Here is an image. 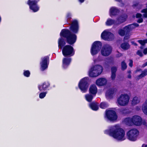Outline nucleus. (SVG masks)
<instances>
[{
	"mask_svg": "<svg viewBox=\"0 0 147 147\" xmlns=\"http://www.w3.org/2000/svg\"><path fill=\"white\" fill-rule=\"evenodd\" d=\"M104 133L118 141H123L126 139L125 131L119 125L111 126L109 129L104 131Z\"/></svg>",
	"mask_w": 147,
	"mask_h": 147,
	"instance_id": "obj_1",
	"label": "nucleus"
},
{
	"mask_svg": "<svg viewBox=\"0 0 147 147\" xmlns=\"http://www.w3.org/2000/svg\"><path fill=\"white\" fill-rule=\"evenodd\" d=\"M61 38H59L58 41V46L61 48L64 45H65L64 39L62 36L66 37L67 42L70 45L74 43L76 40V36L75 34H71L70 31L67 29L62 30L60 34Z\"/></svg>",
	"mask_w": 147,
	"mask_h": 147,
	"instance_id": "obj_2",
	"label": "nucleus"
},
{
	"mask_svg": "<svg viewBox=\"0 0 147 147\" xmlns=\"http://www.w3.org/2000/svg\"><path fill=\"white\" fill-rule=\"evenodd\" d=\"M102 71V67L100 65H96L90 68L88 71V75L91 77H96L100 74Z\"/></svg>",
	"mask_w": 147,
	"mask_h": 147,
	"instance_id": "obj_3",
	"label": "nucleus"
},
{
	"mask_svg": "<svg viewBox=\"0 0 147 147\" xmlns=\"http://www.w3.org/2000/svg\"><path fill=\"white\" fill-rule=\"evenodd\" d=\"M123 122L128 125H131L133 124L136 125H140L142 124V119L139 116H134L132 118H125Z\"/></svg>",
	"mask_w": 147,
	"mask_h": 147,
	"instance_id": "obj_4",
	"label": "nucleus"
},
{
	"mask_svg": "<svg viewBox=\"0 0 147 147\" xmlns=\"http://www.w3.org/2000/svg\"><path fill=\"white\" fill-rule=\"evenodd\" d=\"M139 134V131L136 129H131L127 132V138L131 141H135L138 138Z\"/></svg>",
	"mask_w": 147,
	"mask_h": 147,
	"instance_id": "obj_5",
	"label": "nucleus"
},
{
	"mask_svg": "<svg viewBox=\"0 0 147 147\" xmlns=\"http://www.w3.org/2000/svg\"><path fill=\"white\" fill-rule=\"evenodd\" d=\"M88 77H84L81 79L78 84V87L81 91H86L87 90L88 86Z\"/></svg>",
	"mask_w": 147,
	"mask_h": 147,
	"instance_id": "obj_6",
	"label": "nucleus"
},
{
	"mask_svg": "<svg viewBox=\"0 0 147 147\" xmlns=\"http://www.w3.org/2000/svg\"><path fill=\"white\" fill-rule=\"evenodd\" d=\"M129 96L127 94H121L117 99L118 105L121 106L127 105L129 103Z\"/></svg>",
	"mask_w": 147,
	"mask_h": 147,
	"instance_id": "obj_7",
	"label": "nucleus"
},
{
	"mask_svg": "<svg viewBox=\"0 0 147 147\" xmlns=\"http://www.w3.org/2000/svg\"><path fill=\"white\" fill-rule=\"evenodd\" d=\"M62 53L65 56H71L75 53L73 47L71 45H67L64 46L62 50Z\"/></svg>",
	"mask_w": 147,
	"mask_h": 147,
	"instance_id": "obj_8",
	"label": "nucleus"
},
{
	"mask_svg": "<svg viewBox=\"0 0 147 147\" xmlns=\"http://www.w3.org/2000/svg\"><path fill=\"white\" fill-rule=\"evenodd\" d=\"M105 117L111 121H114L117 120V117L115 111L109 109L106 111Z\"/></svg>",
	"mask_w": 147,
	"mask_h": 147,
	"instance_id": "obj_9",
	"label": "nucleus"
},
{
	"mask_svg": "<svg viewBox=\"0 0 147 147\" xmlns=\"http://www.w3.org/2000/svg\"><path fill=\"white\" fill-rule=\"evenodd\" d=\"M101 46L102 44L100 42H95L92 44L91 49V54L92 55L97 54L100 51Z\"/></svg>",
	"mask_w": 147,
	"mask_h": 147,
	"instance_id": "obj_10",
	"label": "nucleus"
},
{
	"mask_svg": "<svg viewBox=\"0 0 147 147\" xmlns=\"http://www.w3.org/2000/svg\"><path fill=\"white\" fill-rule=\"evenodd\" d=\"M101 37L105 40L110 41L114 38L113 34L106 30H105L101 34Z\"/></svg>",
	"mask_w": 147,
	"mask_h": 147,
	"instance_id": "obj_11",
	"label": "nucleus"
},
{
	"mask_svg": "<svg viewBox=\"0 0 147 147\" xmlns=\"http://www.w3.org/2000/svg\"><path fill=\"white\" fill-rule=\"evenodd\" d=\"M111 47L109 45H106L103 47L101 49V53L103 56H107L111 54Z\"/></svg>",
	"mask_w": 147,
	"mask_h": 147,
	"instance_id": "obj_12",
	"label": "nucleus"
},
{
	"mask_svg": "<svg viewBox=\"0 0 147 147\" xmlns=\"http://www.w3.org/2000/svg\"><path fill=\"white\" fill-rule=\"evenodd\" d=\"M37 2L35 0H29L27 2V4L29 5L30 8L34 12L38 11L39 7L37 5Z\"/></svg>",
	"mask_w": 147,
	"mask_h": 147,
	"instance_id": "obj_13",
	"label": "nucleus"
},
{
	"mask_svg": "<svg viewBox=\"0 0 147 147\" xmlns=\"http://www.w3.org/2000/svg\"><path fill=\"white\" fill-rule=\"evenodd\" d=\"M47 57H45L41 59V61L40 63V69L42 71H44L48 67V60Z\"/></svg>",
	"mask_w": 147,
	"mask_h": 147,
	"instance_id": "obj_14",
	"label": "nucleus"
},
{
	"mask_svg": "<svg viewBox=\"0 0 147 147\" xmlns=\"http://www.w3.org/2000/svg\"><path fill=\"white\" fill-rule=\"evenodd\" d=\"M70 29L71 31L74 33L77 32L78 29V23L77 20H74L72 22Z\"/></svg>",
	"mask_w": 147,
	"mask_h": 147,
	"instance_id": "obj_15",
	"label": "nucleus"
},
{
	"mask_svg": "<svg viewBox=\"0 0 147 147\" xmlns=\"http://www.w3.org/2000/svg\"><path fill=\"white\" fill-rule=\"evenodd\" d=\"M107 82V79L104 78H100L96 81V84L100 86H102L106 85Z\"/></svg>",
	"mask_w": 147,
	"mask_h": 147,
	"instance_id": "obj_16",
	"label": "nucleus"
},
{
	"mask_svg": "<svg viewBox=\"0 0 147 147\" xmlns=\"http://www.w3.org/2000/svg\"><path fill=\"white\" fill-rule=\"evenodd\" d=\"M138 26L139 25L138 24L136 23L134 24L125 27L123 29L125 32H127Z\"/></svg>",
	"mask_w": 147,
	"mask_h": 147,
	"instance_id": "obj_17",
	"label": "nucleus"
},
{
	"mask_svg": "<svg viewBox=\"0 0 147 147\" xmlns=\"http://www.w3.org/2000/svg\"><path fill=\"white\" fill-rule=\"evenodd\" d=\"M71 61L69 58H64L63 60V67L64 68H66L69 65Z\"/></svg>",
	"mask_w": 147,
	"mask_h": 147,
	"instance_id": "obj_18",
	"label": "nucleus"
},
{
	"mask_svg": "<svg viewBox=\"0 0 147 147\" xmlns=\"http://www.w3.org/2000/svg\"><path fill=\"white\" fill-rule=\"evenodd\" d=\"M50 85V83L48 81L44 82L41 85L39 86L38 88L40 91H43L46 89Z\"/></svg>",
	"mask_w": 147,
	"mask_h": 147,
	"instance_id": "obj_19",
	"label": "nucleus"
},
{
	"mask_svg": "<svg viewBox=\"0 0 147 147\" xmlns=\"http://www.w3.org/2000/svg\"><path fill=\"white\" fill-rule=\"evenodd\" d=\"M119 12V10L116 8L114 7H111L109 10L110 15L111 16L117 14Z\"/></svg>",
	"mask_w": 147,
	"mask_h": 147,
	"instance_id": "obj_20",
	"label": "nucleus"
},
{
	"mask_svg": "<svg viewBox=\"0 0 147 147\" xmlns=\"http://www.w3.org/2000/svg\"><path fill=\"white\" fill-rule=\"evenodd\" d=\"M96 92H90L88 94L85 96L86 99L88 102H90L92 101L93 97L95 96Z\"/></svg>",
	"mask_w": 147,
	"mask_h": 147,
	"instance_id": "obj_21",
	"label": "nucleus"
},
{
	"mask_svg": "<svg viewBox=\"0 0 147 147\" xmlns=\"http://www.w3.org/2000/svg\"><path fill=\"white\" fill-rule=\"evenodd\" d=\"M98 105L97 103L92 102L89 104V106L92 110L96 111L98 109Z\"/></svg>",
	"mask_w": 147,
	"mask_h": 147,
	"instance_id": "obj_22",
	"label": "nucleus"
},
{
	"mask_svg": "<svg viewBox=\"0 0 147 147\" xmlns=\"http://www.w3.org/2000/svg\"><path fill=\"white\" fill-rule=\"evenodd\" d=\"M127 18V16L126 15L120 17L117 21V22H118V23H117V24L121 23L124 22L125 21Z\"/></svg>",
	"mask_w": 147,
	"mask_h": 147,
	"instance_id": "obj_23",
	"label": "nucleus"
},
{
	"mask_svg": "<svg viewBox=\"0 0 147 147\" xmlns=\"http://www.w3.org/2000/svg\"><path fill=\"white\" fill-rule=\"evenodd\" d=\"M147 75V69H145L142 71L141 74L137 77V79L139 80L145 76Z\"/></svg>",
	"mask_w": 147,
	"mask_h": 147,
	"instance_id": "obj_24",
	"label": "nucleus"
},
{
	"mask_svg": "<svg viewBox=\"0 0 147 147\" xmlns=\"http://www.w3.org/2000/svg\"><path fill=\"white\" fill-rule=\"evenodd\" d=\"M98 90L97 87L95 84L91 85L89 88L90 92H97Z\"/></svg>",
	"mask_w": 147,
	"mask_h": 147,
	"instance_id": "obj_25",
	"label": "nucleus"
},
{
	"mask_svg": "<svg viewBox=\"0 0 147 147\" xmlns=\"http://www.w3.org/2000/svg\"><path fill=\"white\" fill-rule=\"evenodd\" d=\"M117 22H115V21L111 19H108L107 21L106 22V25L107 26H110L113 24H117Z\"/></svg>",
	"mask_w": 147,
	"mask_h": 147,
	"instance_id": "obj_26",
	"label": "nucleus"
},
{
	"mask_svg": "<svg viewBox=\"0 0 147 147\" xmlns=\"http://www.w3.org/2000/svg\"><path fill=\"white\" fill-rule=\"evenodd\" d=\"M139 102V99L137 97H135L133 98L132 100L131 103L133 105H134L138 103Z\"/></svg>",
	"mask_w": 147,
	"mask_h": 147,
	"instance_id": "obj_27",
	"label": "nucleus"
},
{
	"mask_svg": "<svg viewBox=\"0 0 147 147\" xmlns=\"http://www.w3.org/2000/svg\"><path fill=\"white\" fill-rule=\"evenodd\" d=\"M142 110L143 112L146 114L147 115V100L146 101L145 103L143 104Z\"/></svg>",
	"mask_w": 147,
	"mask_h": 147,
	"instance_id": "obj_28",
	"label": "nucleus"
},
{
	"mask_svg": "<svg viewBox=\"0 0 147 147\" xmlns=\"http://www.w3.org/2000/svg\"><path fill=\"white\" fill-rule=\"evenodd\" d=\"M130 46L127 43H124L121 45V48L124 50H127L129 48Z\"/></svg>",
	"mask_w": 147,
	"mask_h": 147,
	"instance_id": "obj_29",
	"label": "nucleus"
},
{
	"mask_svg": "<svg viewBox=\"0 0 147 147\" xmlns=\"http://www.w3.org/2000/svg\"><path fill=\"white\" fill-rule=\"evenodd\" d=\"M105 96L107 99H111L113 97V92H106Z\"/></svg>",
	"mask_w": 147,
	"mask_h": 147,
	"instance_id": "obj_30",
	"label": "nucleus"
},
{
	"mask_svg": "<svg viewBox=\"0 0 147 147\" xmlns=\"http://www.w3.org/2000/svg\"><path fill=\"white\" fill-rule=\"evenodd\" d=\"M109 105L107 103L105 102H102L100 104V107L102 109H105Z\"/></svg>",
	"mask_w": 147,
	"mask_h": 147,
	"instance_id": "obj_31",
	"label": "nucleus"
},
{
	"mask_svg": "<svg viewBox=\"0 0 147 147\" xmlns=\"http://www.w3.org/2000/svg\"><path fill=\"white\" fill-rule=\"evenodd\" d=\"M141 12L143 13V16L144 17L147 18V9H142Z\"/></svg>",
	"mask_w": 147,
	"mask_h": 147,
	"instance_id": "obj_32",
	"label": "nucleus"
},
{
	"mask_svg": "<svg viewBox=\"0 0 147 147\" xmlns=\"http://www.w3.org/2000/svg\"><path fill=\"white\" fill-rule=\"evenodd\" d=\"M147 39L144 40H139L138 41V42L140 43L141 45H144L146 43H147Z\"/></svg>",
	"mask_w": 147,
	"mask_h": 147,
	"instance_id": "obj_33",
	"label": "nucleus"
},
{
	"mask_svg": "<svg viewBox=\"0 0 147 147\" xmlns=\"http://www.w3.org/2000/svg\"><path fill=\"white\" fill-rule=\"evenodd\" d=\"M121 65L122 70H124L126 69L127 66L126 64L124 61H123L121 62Z\"/></svg>",
	"mask_w": 147,
	"mask_h": 147,
	"instance_id": "obj_34",
	"label": "nucleus"
},
{
	"mask_svg": "<svg viewBox=\"0 0 147 147\" xmlns=\"http://www.w3.org/2000/svg\"><path fill=\"white\" fill-rule=\"evenodd\" d=\"M125 32L123 29H121L118 31L119 34L121 36H123L125 34Z\"/></svg>",
	"mask_w": 147,
	"mask_h": 147,
	"instance_id": "obj_35",
	"label": "nucleus"
},
{
	"mask_svg": "<svg viewBox=\"0 0 147 147\" xmlns=\"http://www.w3.org/2000/svg\"><path fill=\"white\" fill-rule=\"evenodd\" d=\"M24 76L27 77H28L29 76L30 74V73L29 71L28 70L24 71Z\"/></svg>",
	"mask_w": 147,
	"mask_h": 147,
	"instance_id": "obj_36",
	"label": "nucleus"
},
{
	"mask_svg": "<svg viewBox=\"0 0 147 147\" xmlns=\"http://www.w3.org/2000/svg\"><path fill=\"white\" fill-rule=\"evenodd\" d=\"M46 92H41L39 94V97L41 98H44L46 96Z\"/></svg>",
	"mask_w": 147,
	"mask_h": 147,
	"instance_id": "obj_37",
	"label": "nucleus"
},
{
	"mask_svg": "<svg viewBox=\"0 0 147 147\" xmlns=\"http://www.w3.org/2000/svg\"><path fill=\"white\" fill-rule=\"evenodd\" d=\"M117 68L116 67H113L111 68V73H116L117 71Z\"/></svg>",
	"mask_w": 147,
	"mask_h": 147,
	"instance_id": "obj_38",
	"label": "nucleus"
},
{
	"mask_svg": "<svg viewBox=\"0 0 147 147\" xmlns=\"http://www.w3.org/2000/svg\"><path fill=\"white\" fill-rule=\"evenodd\" d=\"M102 60V57L101 56H99L98 57L97 59V60H94V62H100V61Z\"/></svg>",
	"mask_w": 147,
	"mask_h": 147,
	"instance_id": "obj_39",
	"label": "nucleus"
},
{
	"mask_svg": "<svg viewBox=\"0 0 147 147\" xmlns=\"http://www.w3.org/2000/svg\"><path fill=\"white\" fill-rule=\"evenodd\" d=\"M116 77V74L115 73H111V78L112 80H114L115 79Z\"/></svg>",
	"mask_w": 147,
	"mask_h": 147,
	"instance_id": "obj_40",
	"label": "nucleus"
},
{
	"mask_svg": "<svg viewBox=\"0 0 147 147\" xmlns=\"http://www.w3.org/2000/svg\"><path fill=\"white\" fill-rule=\"evenodd\" d=\"M137 54L140 57H142L143 55L142 52L140 51H138L137 52Z\"/></svg>",
	"mask_w": 147,
	"mask_h": 147,
	"instance_id": "obj_41",
	"label": "nucleus"
},
{
	"mask_svg": "<svg viewBox=\"0 0 147 147\" xmlns=\"http://www.w3.org/2000/svg\"><path fill=\"white\" fill-rule=\"evenodd\" d=\"M142 15L140 13H137L136 15V17L137 18H140L141 17Z\"/></svg>",
	"mask_w": 147,
	"mask_h": 147,
	"instance_id": "obj_42",
	"label": "nucleus"
},
{
	"mask_svg": "<svg viewBox=\"0 0 147 147\" xmlns=\"http://www.w3.org/2000/svg\"><path fill=\"white\" fill-rule=\"evenodd\" d=\"M129 65L131 67H132L133 65V61L131 60H129Z\"/></svg>",
	"mask_w": 147,
	"mask_h": 147,
	"instance_id": "obj_43",
	"label": "nucleus"
},
{
	"mask_svg": "<svg viewBox=\"0 0 147 147\" xmlns=\"http://www.w3.org/2000/svg\"><path fill=\"white\" fill-rule=\"evenodd\" d=\"M71 14L70 13H68L67 14V16L68 19H69L71 18Z\"/></svg>",
	"mask_w": 147,
	"mask_h": 147,
	"instance_id": "obj_44",
	"label": "nucleus"
},
{
	"mask_svg": "<svg viewBox=\"0 0 147 147\" xmlns=\"http://www.w3.org/2000/svg\"><path fill=\"white\" fill-rule=\"evenodd\" d=\"M143 21V20L142 18H140L137 21V22L139 23L142 22Z\"/></svg>",
	"mask_w": 147,
	"mask_h": 147,
	"instance_id": "obj_45",
	"label": "nucleus"
},
{
	"mask_svg": "<svg viewBox=\"0 0 147 147\" xmlns=\"http://www.w3.org/2000/svg\"><path fill=\"white\" fill-rule=\"evenodd\" d=\"M143 53L145 55H146L147 53V48L144 50Z\"/></svg>",
	"mask_w": 147,
	"mask_h": 147,
	"instance_id": "obj_46",
	"label": "nucleus"
},
{
	"mask_svg": "<svg viewBox=\"0 0 147 147\" xmlns=\"http://www.w3.org/2000/svg\"><path fill=\"white\" fill-rule=\"evenodd\" d=\"M129 36L126 35L124 38L125 40H127L129 38Z\"/></svg>",
	"mask_w": 147,
	"mask_h": 147,
	"instance_id": "obj_47",
	"label": "nucleus"
},
{
	"mask_svg": "<svg viewBox=\"0 0 147 147\" xmlns=\"http://www.w3.org/2000/svg\"><path fill=\"white\" fill-rule=\"evenodd\" d=\"M131 43L132 45H134L136 46L137 45V44L133 41L131 42Z\"/></svg>",
	"mask_w": 147,
	"mask_h": 147,
	"instance_id": "obj_48",
	"label": "nucleus"
},
{
	"mask_svg": "<svg viewBox=\"0 0 147 147\" xmlns=\"http://www.w3.org/2000/svg\"><path fill=\"white\" fill-rule=\"evenodd\" d=\"M147 65V62L142 65V67H144Z\"/></svg>",
	"mask_w": 147,
	"mask_h": 147,
	"instance_id": "obj_49",
	"label": "nucleus"
},
{
	"mask_svg": "<svg viewBox=\"0 0 147 147\" xmlns=\"http://www.w3.org/2000/svg\"><path fill=\"white\" fill-rule=\"evenodd\" d=\"M117 91V89L116 88H114L112 89V90L111 91Z\"/></svg>",
	"mask_w": 147,
	"mask_h": 147,
	"instance_id": "obj_50",
	"label": "nucleus"
},
{
	"mask_svg": "<svg viewBox=\"0 0 147 147\" xmlns=\"http://www.w3.org/2000/svg\"><path fill=\"white\" fill-rule=\"evenodd\" d=\"M141 70V69H137L135 71V73H137L138 72V71H140Z\"/></svg>",
	"mask_w": 147,
	"mask_h": 147,
	"instance_id": "obj_51",
	"label": "nucleus"
},
{
	"mask_svg": "<svg viewBox=\"0 0 147 147\" xmlns=\"http://www.w3.org/2000/svg\"><path fill=\"white\" fill-rule=\"evenodd\" d=\"M128 78H131V76L130 75V74H129L128 75Z\"/></svg>",
	"mask_w": 147,
	"mask_h": 147,
	"instance_id": "obj_52",
	"label": "nucleus"
},
{
	"mask_svg": "<svg viewBox=\"0 0 147 147\" xmlns=\"http://www.w3.org/2000/svg\"><path fill=\"white\" fill-rule=\"evenodd\" d=\"M142 147H147V145L143 144L142 145Z\"/></svg>",
	"mask_w": 147,
	"mask_h": 147,
	"instance_id": "obj_53",
	"label": "nucleus"
},
{
	"mask_svg": "<svg viewBox=\"0 0 147 147\" xmlns=\"http://www.w3.org/2000/svg\"><path fill=\"white\" fill-rule=\"evenodd\" d=\"M117 57H119L121 56V53H118V54L117 55Z\"/></svg>",
	"mask_w": 147,
	"mask_h": 147,
	"instance_id": "obj_54",
	"label": "nucleus"
},
{
	"mask_svg": "<svg viewBox=\"0 0 147 147\" xmlns=\"http://www.w3.org/2000/svg\"><path fill=\"white\" fill-rule=\"evenodd\" d=\"M84 0H79L80 2L81 3H83L84 2Z\"/></svg>",
	"mask_w": 147,
	"mask_h": 147,
	"instance_id": "obj_55",
	"label": "nucleus"
},
{
	"mask_svg": "<svg viewBox=\"0 0 147 147\" xmlns=\"http://www.w3.org/2000/svg\"><path fill=\"white\" fill-rule=\"evenodd\" d=\"M131 73V71L130 70H129V71H128V73L129 74H130Z\"/></svg>",
	"mask_w": 147,
	"mask_h": 147,
	"instance_id": "obj_56",
	"label": "nucleus"
},
{
	"mask_svg": "<svg viewBox=\"0 0 147 147\" xmlns=\"http://www.w3.org/2000/svg\"><path fill=\"white\" fill-rule=\"evenodd\" d=\"M115 1H117L118 2H120L121 1V0H115Z\"/></svg>",
	"mask_w": 147,
	"mask_h": 147,
	"instance_id": "obj_57",
	"label": "nucleus"
},
{
	"mask_svg": "<svg viewBox=\"0 0 147 147\" xmlns=\"http://www.w3.org/2000/svg\"><path fill=\"white\" fill-rule=\"evenodd\" d=\"M109 37H110H110H111V36H109Z\"/></svg>",
	"mask_w": 147,
	"mask_h": 147,
	"instance_id": "obj_58",
	"label": "nucleus"
}]
</instances>
